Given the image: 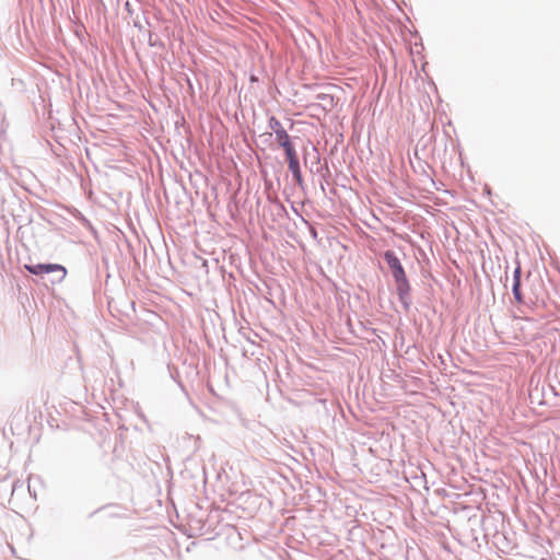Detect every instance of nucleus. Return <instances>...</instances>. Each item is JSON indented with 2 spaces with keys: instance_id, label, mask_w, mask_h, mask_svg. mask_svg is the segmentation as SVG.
I'll return each mask as SVG.
<instances>
[{
  "instance_id": "obj_1",
  "label": "nucleus",
  "mask_w": 560,
  "mask_h": 560,
  "mask_svg": "<svg viewBox=\"0 0 560 560\" xmlns=\"http://www.w3.org/2000/svg\"><path fill=\"white\" fill-rule=\"evenodd\" d=\"M385 261L387 262L392 275L397 283V288L399 291H404L408 288V280L406 272L398 259V257L390 250L385 252L384 254Z\"/></svg>"
},
{
  "instance_id": "obj_2",
  "label": "nucleus",
  "mask_w": 560,
  "mask_h": 560,
  "mask_svg": "<svg viewBox=\"0 0 560 560\" xmlns=\"http://www.w3.org/2000/svg\"><path fill=\"white\" fill-rule=\"evenodd\" d=\"M24 267L27 271H30L33 275L58 272V281L63 280L67 276V269L58 264L25 265Z\"/></svg>"
},
{
  "instance_id": "obj_3",
  "label": "nucleus",
  "mask_w": 560,
  "mask_h": 560,
  "mask_svg": "<svg viewBox=\"0 0 560 560\" xmlns=\"http://www.w3.org/2000/svg\"><path fill=\"white\" fill-rule=\"evenodd\" d=\"M27 415L32 418L30 428L33 425L38 428L42 427L43 415L37 406L34 404L32 406H27Z\"/></svg>"
},
{
  "instance_id": "obj_4",
  "label": "nucleus",
  "mask_w": 560,
  "mask_h": 560,
  "mask_svg": "<svg viewBox=\"0 0 560 560\" xmlns=\"http://www.w3.org/2000/svg\"><path fill=\"white\" fill-rule=\"evenodd\" d=\"M277 128H273L276 140L280 147L291 142L289 135L287 131L281 127V125L277 121L276 122Z\"/></svg>"
},
{
  "instance_id": "obj_5",
  "label": "nucleus",
  "mask_w": 560,
  "mask_h": 560,
  "mask_svg": "<svg viewBox=\"0 0 560 560\" xmlns=\"http://www.w3.org/2000/svg\"><path fill=\"white\" fill-rule=\"evenodd\" d=\"M289 170L292 172L293 176L296 180H301V171H300V164L299 159H291L288 161Z\"/></svg>"
},
{
  "instance_id": "obj_6",
  "label": "nucleus",
  "mask_w": 560,
  "mask_h": 560,
  "mask_svg": "<svg viewBox=\"0 0 560 560\" xmlns=\"http://www.w3.org/2000/svg\"><path fill=\"white\" fill-rule=\"evenodd\" d=\"M318 100H320L325 107L334 108L337 105V102L335 101L332 95L329 94H319Z\"/></svg>"
},
{
  "instance_id": "obj_7",
  "label": "nucleus",
  "mask_w": 560,
  "mask_h": 560,
  "mask_svg": "<svg viewBox=\"0 0 560 560\" xmlns=\"http://www.w3.org/2000/svg\"><path fill=\"white\" fill-rule=\"evenodd\" d=\"M282 148L285 151V155H287V160L288 161L291 160V159H296L298 158L296 151H295L292 142H289V143L282 145Z\"/></svg>"
},
{
  "instance_id": "obj_8",
  "label": "nucleus",
  "mask_w": 560,
  "mask_h": 560,
  "mask_svg": "<svg viewBox=\"0 0 560 560\" xmlns=\"http://www.w3.org/2000/svg\"><path fill=\"white\" fill-rule=\"evenodd\" d=\"M513 295L517 303H523V295L521 292V283H513Z\"/></svg>"
},
{
  "instance_id": "obj_9",
  "label": "nucleus",
  "mask_w": 560,
  "mask_h": 560,
  "mask_svg": "<svg viewBox=\"0 0 560 560\" xmlns=\"http://www.w3.org/2000/svg\"><path fill=\"white\" fill-rule=\"evenodd\" d=\"M513 283H521V266H517L514 270Z\"/></svg>"
}]
</instances>
